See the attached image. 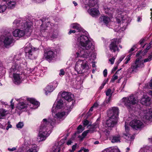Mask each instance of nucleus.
<instances>
[{"mask_svg": "<svg viewBox=\"0 0 152 152\" xmlns=\"http://www.w3.org/2000/svg\"><path fill=\"white\" fill-rule=\"evenodd\" d=\"M11 127H12V125L11 124H9L8 125V126H7V127L6 128V129L7 130L9 129V128H11Z\"/></svg>", "mask_w": 152, "mask_h": 152, "instance_id": "obj_61", "label": "nucleus"}, {"mask_svg": "<svg viewBox=\"0 0 152 152\" xmlns=\"http://www.w3.org/2000/svg\"><path fill=\"white\" fill-rule=\"evenodd\" d=\"M3 43L4 46L7 47L13 43L14 39L12 36L9 32L4 37Z\"/></svg>", "mask_w": 152, "mask_h": 152, "instance_id": "obj_15", "label": "nucleus"}, {"mask_svg": "<svg viewBox=\"0 0 152 152\" xmlns=\"http://www.w3.org/2000/svg\"><path fill=\"white\" fill-rule=\"evenodd\" d=\"M112 150L113 151V152H120L118 149H112Z\"/></svg>", "mask_w": 152, "mask_h": 152, "instance_id": "obj_58", "label": "nucleus"}, {"mask_svg": "<svg viewBox=\"0 0 152 152\" xmlns=\"http://www.w3.org/2000/svg\"><path fill=\"white\" fill-rule=\"evenodd\" d=\"M144 66V64L142 61L141 60L140 58H137L132 65L131 67L129 69V70L132 69L131 73L135 71L137 68L138 67H142Z\"/></svg>", "mask_w": 152, "mask_h": 152, "instance_id": "obj_16", "label": "nucleus"}, {"mask_svg": "<svg viewBox=\"0 0 152 152\" xmlns=\"http://www.w3.org/2000/svg\"><path fill=\"white\" fill-rule=\"evenodd\" d=\"M50 23L48 22L47 23L42 24L40 27L41 31L42 32L47 33V36L48 37L55 38H56L58 35V31L53 28H50L49 26Z\"/></svg>", "mask_w": 152, "mask_h": 152, "instance_id": "obj_6", "label": "nucleus"}, {"mask_svg": "<svg viewBox=\"0 0 152 152\" xmlns=\"http://www.w3.org/2000/svg\"><path fill=\"white\" fill-rule=\"evenodd\" d=\"M53 152H59L61 149L58 145H55L53 147Z\"/></svg>", "mask_w": 152, "mask_h": 152, "instance_id": "obj_36", "label": "nucleus"}, {"mask_svg": "<svg viewBox=\"0 0 152 152\" xmlns=\"http://www.w3.org/2000/svg\"><path fill=\"white\" fill-rule=\"evenodd\" d=\"M54 89L52 85L51 84H49L45 89V94L47 95L48 93L53 91Z\"/></svg>", "mask_w": 152, "mask_h": 152, "instance_id": "obj_28", "label": "nucleus"}, {"mask_svg": "<svg viewBox=\"0 0 152 152\" xmlns=\"http://www.w3.org/2000/svg\"><path fill=\"white\" fill-rule=\"evenodd\" d=\"M139 152H152V147L147 146L143 147L140 149Z\"/></svg>", "mask_w": 152, "mask_h": 152, "instance_id": "obj_27", "label": "nucleus"}, {"mask_svg": "<svg viewBox=\"0 0 152 152\" xmlns=\"http://www.w3.org/2000/svg\"><path fill=\"white\" fill-rule=\"evenodd\" d=\"M144 87L145 88L152 89V79L151 80L149 84H146Z\"/></svg>", "mask_w": 152, "mask_h": 152, "instance_id": "obj_37", "label": "nucleus"}, {"mask_svg": "<svg viewBox=\"0 0 152 152\" xmlns=\"http://www.w3.org/2000/svg\"><path fill=\"white\" fill-rule=\"evenodd\" d=\"M83 150L84 152H87L89 151V150L88 149H86L85 148H83Z\"/></svg>", "mask_w": 152, "mask_h": 152, "instance_id": "obj_62", "label": "nucleus"}, {"mask_svg": "<svg viewBox=\"0 0 152 152\" xmlns=\"http://www.w3.org/2000/svg\"><path fill=\"white\" fill-rule=\"evenodd\" d=\"M61 96L63 99H64L65 100H66L68 102H70L72 101V105L73 103V95L71 94L70 93H68L67 92H64L61 94Z\"/></svg>", "mask_w": 152, "mask_h": 152, "instance_id": "obj_19", "label": "nucleus"}, {"mask_svg": "<svg viewBox=\"0 0 152 152\" xmlns=\"http://www.w3.org/2000/svg\"><path fill=\"white\" fill-rule=\"evenodd\" d=\"M111 96H109V97L108 98V99L106 101V102L107 103H108L111 100Z\"/></svg>", "mask_w": 152, "mask_h": 152, "instance_id": "obj_60", "label": "nucleus"}, {"mask_svg": "<svg viewBox=\"0 0 152 152\" xmlns=\"http://www.w3.org/2000/svg\"><path fill=\"white\" fill-rule=\"evenodd\" d=\"M19 68L20 64L18 63H14L12 64L9 71L10 73L13 75V81L16 84H20L22 81V75L15 73L19 70Z\"/></svg>", "mask_w": 152, "mask_h": 152, "instance_id": "obj_5", "label": "nucleus"}, {"mask_svg": "<svg viewBox=\"0 0 152 152\" xmlns=\"http://www.w3.org/2000/svg\"><path fill=\"white\" fill-rule=\"evenodd\" d=\"M136 45H134L132 47V48H131V49L129 51V52L131 53V52H133V51H134V50L136 49Z\"/></svg>", "mask_w": 152, "mask_h": 152, "instance_id": "obj_50", "label": "nucleus"}, {"mask_svg": "<svg viewBox=\"0 0 152 152\" xmlns=\"http://www.w3.org/2000/svg\"><path fill=\"white\" fill-rule=\"evenodd\" d=\"M75 32L76 31L75 30H70V31H69L68 34H71L72 33H75Z\"/></svg>", "mask_w": 152, "mask_h": 152, "instance_id": "obj_57", "label": "nucleus"}, {"mask_svg": "<svg viewBox=\"0 0 152 152\" xmlns=\"http://www.w3.org/2000/svg\"><path fill=\"white\" fill-rule=\"evenodd\" d=\"M107 70L106 69H105L103 72L104 76V77H106L107 75Z\"/></svg>", "mask_w": 152, "mask_h": 152, "instance_id": "obj_53", "label": "nucleus"}, {"mask_svg": "<svg viewBox=\"0 0 152 152\" xmlns=\"http://www.w3.org/2000/svg\"><path fill=\"white\" fill-rule=\"evenodd\" d=\"M38 48H35L30 45H27L25 49L26 56L28 58L33 59L35 58V53Z\"/></svg>", "mask_w": 152, "mask_h": 152, "instance_id": "obj_10", "label": "nucleus"}, {"mask_svg": "<svg viewBox=\"0 0 152 152\" xmlns=\"http://www.w3.org/2000/svg\"><path fill=\"white\" fill-rule=\"evenodd\" d=\"M113 151L111 148H107L104 150L102 152H113Z\"/></svg>", "mask_w": 152, "mask_h": 152, "instance_id": "obj_45", "label": "nucleus"}, {"mask_svg": "<svg viewBox=\"0 0 152 152\" xmlns=\"http://www.w3.org/2000/svg\"><path fill=\"white\" fill-rule=\"evenodd\" d=\"M26 26L23 29H17L12 32L13 35L15 37H21L23 36L25 34L27 36H29L31 34V32L32 28V23L29 22L26 25Z\"/></svg>", "mask_w": 152, "mask_h": 152, "instance_id": "obj_4", "label": "nucleus"}, {"mask_svg": "<svg viewBox=\"0 0 152 152\" xmlns=\"http://www.w3.org/2000/svg\"><path fill=\"white\" fill-rule=\"evenodd\" d=\"M125 130L126 132V133H124L123 134V137L127 140L131 141L133 140L134 138V136L131 134H129L128 133L129 130V127L128 125L126 124L125 123Z\"/></svg>", "mask_w": 152, "mask_h": 152, "instance_id": "obj_21", "label": "nucleus"}, {"mask_svg": "<svg viewBox=\"0 0 152 152\" xmlns=\"http://www.w3.org/2000/svg\"><path fill=\"white\" fill-rule=\"evenodd\" d=\"M6 3L7 5L8 8L10 9L13 8L16 4V2L15 0H9V1H7V3L5 2V4Z\"/></svg>", "mask_w": 152, "mask_h": 152, "instance_id": "obj_26", "label": "nucleus"}, {"mask_svg": "<svg viewBox=\"0 0 152 152\" xmlns=\"http://www.w3.org/2000/svg\"><path fill=\"white\" fill-rule=\"evenodd\" d=\"M28 23L25 20H23L20 19L15 20L13 22V27L14 28H20L23 29L26 26V24Z\"/></svg>", "mask_w": 152, "mask_h": 152, "instance_id": "obj_13", "label": "nucleus"}, {"mask_svg": "<svg viewBox=\"0 0 152 152\" xmlns=\"http://www.w3.org/2000/svg\"><path fill=\"white\" fill-rule=\"evenodd\" d=\"M121 70V69L118 70V71L116 72V73L113 76L112 79V80L113 81L118 79V76L116 75V74H117L118 73V72L120 71Z\"/></svg>", "mask_w": 152, "mask_h": 152, "instance_id": "obj_38", "label": "nucleus"}, {"mask_svg": "<svg viewBox=\"0 0 152 152\" xmlns=\"http://www.w3.org/2000/svg\"><path fill=\"white\" fill-rule=\"evenodd\" d=\"M148 93L149 95H151L152 96V91L150 90L148 92Z\"/></svg>", "mask_w": 152, "mask_h": 152, "instance_id": "obj_64", "label": "nucleus"}, {"mask_svg": "<svg viewBox=\"0 0 152 152\" xmlns=\"http://www.w3.org/2000/svg\"><path fill=\"white\" fill-rule=\"evenodd\" d=\"M117 12L118 14L116 18L117 21L119 23L121 20H123L125 19L124 14H125V12L122 9H118L117 10Z\"/></svg>", "mask_w": 152, "mask_h": 152, "instance_id": "obj_20", "label": "nucleus"}, {"mask_svg": "<svg viewBox=\"0 0 152 152\" xmlns=\"http://www.w3.org/2000/svg\"><path fill=\"white\" fill-rule=\"evenodd\" d=\"M152 55H150V56L148 57V58H146L144 60V62H146L151 60L152 59Z\"/></svg>", "mask_w": 152, "mask_h": 152, "instance_id": "obj_43", "label": "nucleus"}, {"mask_svg": "<svg viewBox=\"0 0 152 152\" xmlns=\"http://www.w3.org/2000/svg\"><path fill=\"white\" fill-rule=\"evenodd\" d=\"M84 130V129H83L82 126L80 125H79L78 128H77V132L78 133H80L81 132Z\"/></svg>", "mask_w": 152, "mask_h": 152, "instance_id": "obj_41", "label": "nucleus"}, {"mask_svg": "<svg viewBox=\"0 0 152 152\" xmlns=\"http://www.w3.org/2000/svg\"><path fill=\"white\" fill-rule=\"evenodd\" d=\"M100 18L106 24H107L110 20V18L106 16H101Z\"/></svg>", "mask_w": 152, "mask_h": 152, "instance_id": "obj_32", "label": "nucleus"}, {"mask_svg": "<svg viewBox=\"0 0 152 152\" xmlns=\"http://www.w3.org/2000/svg\"><path fill=\"white\" fill-rule=\"evenodd\" d=\"M122 102L129 110L132 109L133 105L137 102V98L133 95H131L128 97L123 98L122 99Z\"/></svg>", "mask_w": 152, "mask_h": 152, "instance_id": "obj_8", "label": "nucleus"}, {"mask_svg": "<svg viewBox=\"0 0 152 152\" xmlns=\"http://www.w3.org/2000/svg\"><path fill=\"white\" fill-rule=\"evenodd\" d=\"M105 84H106V83L105 82H103L101 86L100 87V89H102L103 88V87H104V85H105Z\"/></svg>", "mask_w": 152, "mask_h": 152, "instance_id": "obj_56", "label": "nucleus"}, {"mask_svg": "<svg viewBox=\"0 0 152 152\" xmlns=\"http://www.w3.org/2000/svg\"><path fill=\"white\" fill-rule=\"evenodd\" d=\"M13 101V99H12L10 101L11 103V105H10V107L12 108V109H13L14 108V103L12 102Z\"/></svg>", "mask_w": 152, "mask_h": 152, "instance_id": "obj_52", "label": "nucleus"}, {"mask_svg": "<svg viewBox=\"0 0 152 152\" xmlns=\"http://www.w3.org/2000/svg\"><path fill=\"white\" fill-rule=\"evenodd\" d=\"M88 5L90 7H95L96 8H97V7H98L97 2H95L93 0H91L89 1Z\"/></svg>", "mask_w": 152, "mask_h": 152, "instance_id": "obj_33", "label": "nucleus"}, {"mask_svg": "<svg viewBox=\"0 0 152 152\" xmlns=\"http://www.w3.org/2000/svg\"><path fill=\"white\" fill-rule=\"evenodd\" d=\"M64 74V70L63 69H61L60 70V72L59 74L60 75H63Z\"/></svg>", "mask_w": 152, "mask_h": 152, "instance_id": "obj_55", "label": "nucleus"}, {"mask_svg": "<svg viewBox=\"0 0 152 152\" xmlns=\"http://www.w3.org/2000/svg\"><path fill=\"white\" fill-rule=\"evenodd\" d=\"M113 9L112 8H110L106 7L104 8V10L106 13L108 14H111L113 13Z\"/></svg>", "mask_w": 152, "mask_h": 152, "instance_id": "obj_35", "label": "nucleus"}, {"mask_svg": "<svg viewBox=\"0 0 152 152\" xmlns=\"http://www.w3.org/2000/svg\"><path fill=\"white\" fill-rule=\"evenodd\" d=\"M16 149V148L15 147H13L12 148H8V150L10 151H13Z\"/></svg>", "mask_w": 152, "mask_h": 152, "instance_id": "obj_51", "label": "nucleus"}, {"mask_svg": "<svg viewBox=\"0 0 152 152\" xmlns=\"http://www.w3.org/2000/svg\"><path fill=\"white\" fill-rule=\"evenodd\" d=\"M56 108L54 107H52V115L54 119L49 118L48 119H43L41 123L39 132L37 138L38 142H40L45 140L46 137L48 136L51 133L52 126L54 124L56 119H61L68 114V111L56 113Z\"/></svg>", "mask_w": 152, "mask_h": 152, "instance_id": "obj_1", "label": "nucleus"}, {"mask_svg": "<svg viewBox=\"0 0 152 152\" xmlns=\"http://www.w3.org/2000/svg\"><path fill=\"white\" fill-rule=\"evenodd\" d=\"M119 109L117 107H113L110 109L107 112V115L110 117L106 122L107 126L111 128L117 124L118 117Z\"/></svg>", "mask_w": 152, "mask_h": 152, "instance_id": "obj_3", "label": "nucleus"}, {"mask_svg": "<svg viewBox=\"0 0 152 152\" xmlns=\"http://www.w3.org/2000/svg\"><path fill=\"white\" fill-rule=\"evenodd\" d=\"M56 101H57V103L55 102L53 107H54L56 108L55 110H56L57 109L61 108L65 105L66 106L64 108L65 110H68V112L70 111L71 109L73 108V105H71L70 106L69 105V104H70V103L69 104V102L67 103H66L64 99H57Z\"/></svg>", "mask_w": 152, "mask_h": 152, "instance_id": "obj_9", "label": "nucleus"}, {"mask_svg": "<svg viewBox=\"0 0 152 152\" xmlns=\"http://www.w3.org/2000/svg\"><path fill=\"white\" fill-rule=\"evenodd\" d=\"M145 40L144 39H142L139 41V43L140 44L142 45L145 41Z\"/></svg>", "mask_w": 152, "mask_h": 152, "instance_id": "obj_59", "label": "nucleus"}, {"mask_svg": "<svg viewBox=\"0 0 152 152\" xmlns=\"http://www.w3.org/2000/svg\"><path fill=\"white\" fill-rule=\"evenodd\" d=\"M23 124L22 122H19L16 125V127L18 128H21L23 126Z\"/></svg>", "mask_w": 152, "mask_h": 152, "instance_id": "obj_42", "label": "nucleus"}, {"mask_svg": "<svg viewBox=\"0 0 152 152\" xmlns=\"http://www.w3.org/2000/svg\"><path fill=\"white\" fill-rule=\"evenodd\" d=\"M28 104H26L23 102H20L18 104L16 108V110L18 111V110H21L26 108L28 106Z\"/></svg>", "mask_w": 152, "mask_h": 152, "instance_id": "obj_25", "label": "nucleus"}, {"mask_svg": "<svg viewBox=\"0 0 152 152\" xmlns=\"http://www.w3.org/2000/svg\"><path fill=\"white\" fill-rule=\"evenodd\" d=\"M143 121L146 120L152 121V109H148L144 111L143 115Z\"/></svg>", "mask_w": 152, "mask_h": 152, "instance_id": "obj_18", "label": "nucleus"}, {"mask_svg": "<svg viewBox=\"0 0 152 152\" xmlns=\"http://www.w3.org/2000/svg\"><path fill=\"white\" fill-rule=\"evenodd\" d=\"M89 14L93 17H95L99 15V13L96 8H92L88 10Z\"/></svg>", "mask_w": 152, "mask_h": 152, "instance_id": "obj_24", "label": "nucleus"}, {"mask_svg": "<svg viewBox=\"0 0 152 152\" xmlns=\"http://www.w3.org/2000/svg\"><path fill=\"white\" fill-rule=\"evenodd\" d=\"M115 60V58L114 57H113L112 58L109 59V61L111 62V64H114Z\"/></svg>", "mask_w": 152, "mask_h": 152, "instance_id": "obj_49", "label": "nucleus"}, {"mask_svg": "<svg viewBox=\"0 0 152 152\" xmlns=\"http://www.w3.org/2000/svg\"><path fill=\"white\" fill-rule=\"evenodd\" d=\"M76 145L77 144H76L75 145H73L72 146V150H71V151H73V152L75 150L76 148Z\"/></svg>", "mask_w": 152, "mask_h": 152, "instance_id": "obj_54", "label": "nucleus"}, {"mask_svg": "<svg viewBox=\"0 0 152 152\" xmlns=\"http://www.w3.org/2000/svg\"><path fill=\"white\" fill-rule=\"evenodd\" d=\"M141 103L143 105L149 106L151 103V98L148 96H143L140 101Z\"/></svg>", "mask_w": 152, "mask_h": 152, "instance_id": "obj_22", "label": "nucleus"}, {"mask_svg": "<svg viewBox=\"0 0 152 152\" xmlns=\"http://www.w3.org/2000/svg\"><path fill=\"white\" fill-rule=\"evenodd\" d=\"M99 122H96L94 123L91 126L89 130L84 131L82 133V136H79L78 137L80 138V139L82 140L88 133H92L96 131V129L99 127Z\"/></svg>", "mask_w": 152, "mask_h": 152, "instance_id": "obj_11", "label": "nucleus"}, {"mask_svg": "<svg viewBox=\"0 0 152 152\" xmlns=\"http://www.w3.org/2000/svg\"><path fill=\"white\" fill-rule=\"evenodd\" d=\"M7 111L3 109L0 110V119H3L6 115Z\"/></svg>", "mask_w": 152, "mask_h": 152, "instance_id": "obj_34", "label": "nucleus"}, {"mask_svg": "<svg viewBox=\"0 0 152 152\" xmlns=\"http://www.w3.org/2000/svg\"><path fill=\"white\" fill-rule=\"evenodd\" d=\"M74 139V137H72L70 140H69L67 142V144L68 145H70L71 144L72 140H73Z\"/></svg>", "mask_w": 152, "mask_h": 152, "instance_id": "obj_46", "label": "nucleus"}, {"mask_svg": "<svg viewBox=\"0 0 152 152\" xmlns=\"http://www.w3.org/2000/svg\"><path fill=\"white\" fill-rule=\"evenodd\" d=\"M125 57V56H122L119 59L118 61V64H119L120 63L121 61L124 59Z\"/></svg>", "mask_w": 152, "mask_h": 152, "instance_id": "obj_48", "label": "nucleus"}, {"mask_svg": "<svg viewBox=\"0 0 152 152\" xmlns=\"http://www.w3.org/2000/svg\"><path fill=\"white\" fill-rule=\"evenodd\" d=\"M131 55L130 54L128 56L126 59V61L125 62V64H127L129 62V61L131 59Z\"/></svg>", "mask_w": 152, "mask_h": 152, "instance_id": "obj_44", "label": "nucleus"}, {"mask_svg": "<svg viewBox=\"0 0 152 152\" xmlns=\"http://www.w3.org/2000/svg\"><path fill=\"white\" fill-rule=\"evenodd\" d=\"M28 100L30 102V103L34 106L33 107H31L30 108L33 109L37 108L39 105V103L33 98L28 99Z\"/></svg>", "mask_w": 152, "mask_h": 152, "instance_id": "obj_23", "label": "nucleus"}, {"mask_svg": "<svg viewBox=\"0 0 152 152\" xmlns=\"http://www.w3.org/2000/svg\"><path fill=\"white\" fill-rule=\"evenodd\" d=\"M71 27L72 28L76 29L78 30V32H77V33H79V32H80H80L81 29L80 25L77 23H74L72 24L71 25Z\"/></svg>", "mask_w": 152, "mask_h": 152, "instance_id": "obj_30", "label": "nucleus"}, {"mask_svg": "<svg viewBox=\"0 0 152 152\" xmlns=\"http://www.w3.org/2000/svg\"><path fill=\"white\" fill-rule=\"evenodd\" d=\"M5 2L0 0V12H4L6 10L7 7L5 5Z\"/></svg>", "mask_w": 152, "mask_h": 152, "instance_id": "obj_29", "label": "nucleus"}, {"mask_svg": "<svg viewBox=\"0 0 152 152\" xmlns=\"http://www.w3.org/2000/svg\"><path fill=\"white\" fill-rule=\"evenodd\" d=\"M111 142L112 143L120 142V137L119 135H115L113 136L111 138Z\"/></svg>", "mask_w": 152, "mask_h": 152, "instance_id": "obj_31", "label": "nucleus"}, {"mask_svg": "<svg viewBox=\"0 0 152 152\" xmlns=\"http://www.w3.org/2000/svg\"><path fill=\"white\" fill-rule=\"evenodd\" d=\"M129 124L132 128L135 129L143 127L144 126L143 122L137 119L132 120L130 122Z\"/></svg>", "mask_w": 152, "mask_h": 152, "instance_id": "obj_14", "label": "nucleus"}, {"mask_svg": "<svg viewBox=\"0 0 152 152\" xmlns=\"http://www.w3.org/2000/svg\"><path fill=\"white\" fill-rule=\"evenodd\" d=\"M89 68L88 64L86 60H78L76 63L75 68V70L78 73L81 74L83 73L84 69H88Z\"/></svg>", "mask_w": 152, "mask_h": 152, "instance_id": "obj_7", "label": "nucleus"}, {"mask_svg": "<svg viewBox=\"0 0 152 152\" xmlns=\"http://www.w3.org/2000/svg\"><path fill=\"white\" fill-rule=\"evenodd\" d=\"M117 68H118V67L117 66L114 67L112 70V71L113 72L115 71L117 69Z\"/></svg>", "mask_w": 152, "mask_h": 152, "instance_id": "obj_63", "label": "nucleus"}, {"mask_svg": "<svg viewBox=\"0 0 152 152\" xmlns=\"http://www.w3.org/2000/svg\"><path fill=\"white\" fill-rule=\"evenodd\" d=\"M77 41L80 44V48L76 52V58L83 57L87 58L91 56L93 46L92 41L89 38L88 35L82 34L81 32L78 33Z\"/></svg>", "mask_w": 152, "mask_h": 152, "instance_id": "obj_2", "label": "nucleus"}, {"mask_svg": "<svg viewBox=\"0 0 152 152\" xmlns=\"http://www.w3.org/2000/svg\"><path fill=\"white\" fill-rule=\"evenodd\" d=\"M36 146V145H35L34 148H31L27 150L26 152H37V148Z\"/></svg>", "mask_w": 152, "mask_h": 152, "instance_id": "obj_39", "label": "nucleus"}, {"mask_svg": "<svg viewBox=\"0 0 152 152\" xmlns=\"http://www.w3.org/2000/svg\"><path fill=\"white\" fill-rule=\"evenodd\" d=\"M83 123L84 126L85 127L88 124L89 122L88 120H85L83 121Z\"/></svg>", "mask_w": 152, "mask_h": 152, "instance_id": "obj_47", "label": "nucleus"}, {"mask_svg": "<svg viewBox=\"0 0 152 152\" xmlns=\"http://www.w3.org/2000/svg\"><path fill=\"white\" fill-rule=\"evenodd\" d=\"M112 92L110 89L109 88L106 92V96H111Z\"/></svg>", "mask_w": 152, "mask_h": 152, "instance_id": "obj_40", "label": "nucleus"}, {"mask_svg": "<svg viewBox=\"0 0 152 152\" xmlns=\"http://www.w3.org/2000/svg\"><path fill=\"white\" fill-rule=\"evenodd\" d=\"M121 41L119 39H114L111 40L110 44L109 45L110 50L113 52L116 51L119 52V50L118 47V45L120 42Z\"/></svg>", "mask_w": 152, "mask_h": 152, "instance_id": "obj_12", "label": "nucleus"}, {"mask_svg": "<svg viewBox=\"0 0 152 152\" xmlns=\"http://www.w3.org/2000/svg\"><path fill=\"white\" fill-rule=\"evenodd\" d=\"M56 56V54L55 51L52 49H48L45 52L44 57L47 60H52Z\"/></svg>", "mask_w": 152, "mask_h": 152, "instance_id": "obj_17", "label": "nucleus"}]
</instances>
